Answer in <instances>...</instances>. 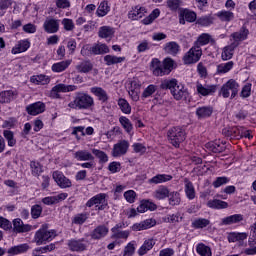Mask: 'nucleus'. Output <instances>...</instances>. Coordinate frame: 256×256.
<instances>
[{
    "instance_id": "obj_29",
    "label": "nucleus",
    "mask_w": 256,
    "mask_h": 256,
    "mask_svg": "<svg viewBox=\"0 0 256 256\" xmlns=\"http://www.w3.org/2000/svg\"><path fill=\"white\" fill-rule=\"evenodd\" d=\"M167 199L171 207H178V205H181V193H179V191H170Z\"/></svg>"
},
{
    "instance_id": "obj_49",
    "label": "nucleus",
    "mask_w": 256,
    "mask_h": 256,
    "mask_svg": "<svg viewBox=\"0 0 256 256\" xmlns=\"http://www.w3.org/2000/svg\"><path fill=\"white\" fill-rule=\"evenodd\" d=\"M159 15H161V11L158 8H156L149 14V16L142 20V23L144 25H151V23H153V21L157 19Z\"/></svg>"
},
{
    "instance_id": "obj_64",
    "label": "nucleus",
    "mask_w": 256,
    "mask_h": 256,
    "mask_svg": "<svg viewBox=\"0 0 256 256\" xmlns=\"http://www.w3.org/2000/svg\"><path fill=\"white\" fill-rule=\"evenodd\" d=\"M62 25L65 31H73L75 29V23H73V20L69 18H64L62 20Z\"/></svg>"
},
{
    "instance_id": "obj_30",
    "label": "nucleus",
    "mask_w": 256,
    "mask_h": 256,
    "mask_svg": "<svg viewBox=\"0 0 256 256\" xmlns=\"http://www.w3.org/2000/svg\"><path fill=\"white\" fill-rule=\"evenodd\" d=\"M173 179L172 175L169 174H158L151 179L148 180L150 184L159 185L161 183H167V181H171Z\"/></svg>"
},
{
    "instance_id": "obj_58",
    "label": "nucleus",
    "mask_w": 256,
    "mask_h": 256,
    "mask_svg": "<svg viewBox=\"0 0 256 256\" xmlns=\"http://www.w3.org/2000/svg\"><path fill=\"white\" fill-rule=\"evenodd\" d=\"M31 81L32 83H36L37 85H47L51 81V79H49L48 76L41 74L34 78H31Z\"/></svg>"
},
{
    "instance_id": "obj_4",
    "label": "nucleus",
    "mask_w": 256,
    "mask_h": 256,
    "mask_svg": "<svg viewBox=\"0 0 256 256\" xmlns=\"http://www.w3.org/2000/svg\"><path fill=\"white\" fill-rule=\"evenodd\" d=\"M168 141L173 147H179L186 139L185 130L181 127L170 128L167 132Z\"/></svg>"
},
{
    "instance_id": "obj_59",
    "label": "nucleus",
    "mask_w": 256,
    "mask_h": 256,
    "mask_svg": "<svg viewBox=\"0 0 256 256\" xmlns=\"http://www.w3.org/2000/svg\"><path fill=\"white\" fill-rule=\"evenodd\" d=\"M166 5L170 11H177L183 5V2L181 0H167Z\"/></svg>"
},
{
    "instance_id": "obj_17",
    "label": "nucleus",
    "mask_w": 256,
    "mask_h": 256,
    "mask_svg": "<svg viewBox=\"0 0 256 256\" xmlns=\"http://www.w3.org/2000/svg\"><path fill=\"white\" fill-rule=\"evenodd\" d=\"M43 27L46 33H57V31H59V20L55 18H47Z\"/></svg>"
},
{
    "instance_id": "obj_33",
    "label": "nucleus",
    "mask_w": 256,
    "mask_h": 256,
    "mask_svg": "<svg viewBox=\"0 0 256 256\" xmlns=\"http://www.w3.org/2000/svg\"><path fill=\"white\" fill-rule=\"evenodd\" d=\"M29 47H31V43L28 40H21L16 47L12 48V54L17 55L19 53H25Z\"/></svg>"
},
{
    "instance_id": "obj_51",
    "label": "nucleus",
    "mask_w": 256,
    "mask_h": 256,
    "mask_svg": "<svg viewBox=\"0 0 256 256\" xmlns=\"http://www.w3.org/2000/svg\"><path fill=\"white\" fill-rule=\"evenodd\" d=\"M119 123L122 125L123 129H125L126 133H131L133 131V124L129 118L121 116L119 118Z\"/></svg>"
},
{
    "instance_id": "obj_22",
    "label": "nucleus",
    "mask_w": 256,
    "mask_h": 256,
    "mask_svg": "<svg viewBox=\"0 0 256 256\" xmlns=\"http://www.w3.org/2000/svg\"><path fill=\"white\" fill-rule=\"evenodd\" d=\"M197 92L203 97H207V95H213L215 91H217L216 85H207L203 86L201 83H197L196 85Z\"/></svg>"
},
{
    "instance_id": "obj_27",
    "label": "nucleus",
    "mask_w": 256,
    "mask_h": 256,
    "mask_svg": "<svg viewBox=\"0 0 256 256\" xmlns=\"http://www.w3.org/2000/svg\"><path fill=\"white\" fill-rule=\"evenodd\" d=\"M77 161H95V156L88 150H78L74 153Z\"/></svg>"
},
{
    "instance_id": "obj_2",
    "label": "nucleus",
    "mask_w": 256,
    "mask_h": 256,
    "mask_svg": "<svg viewBox=\"0 0 256 256\" xmlns=\"http://www.w3.org/2000/svg\"><path fill=\"white\" fill-rule=\"evenodd\" d=\"M153 73L157 77H163V75H169L170 71H173V65L175 61L172 58L164 59L163 63L159 59L154 58L151 62Z\"/></svg>"
},
{
    "instance_id": "obj_21",
    "label": "nucleus",
    "mask_w": 256,
    "mask_h": 256,
    "mask_svg": "<svg viewBox=\"0 0 256 256\" xmlns=\"http://www.w3.org/2000/svg\"><path fill=\"white\" fill-rule=\"evenodd\" d=\"M171 190H169V187L165 185H160L154 192H153V197L157 201H164V199H167L169 197V193Z\"/></svg>"
},
{
    "instance_id": "obj_9",
    "label": "nucleus",
    "mask_w": 256,
    "mask_h": 256,
    "mask_svg": "<svg viewBox=\"0 0 256 256\" xmlns=\"http://www.w3.org/2000/svg\"><path fill=\"white\" fill-rule=\"evenodd\" d=\"M69 251L74 253H83V251H87V240L85 238L81 239H70L67 242Z\"/></svg>"
},
{
    "instance_id": "obj_26",
    "label": "nucleus",
    "mask_w": 256,
    "mask_h": 256,
    "mask_svg": "<svg viewBox=\"0 0 256 256\" xmlns=\"http://www.w3.org/2000/svg\"><path fill=\"white\" fill-rule=\"evenodd\" d=\"M209 43L215 44V39H212L211 35L203 33L198 37L197 41L194 43V47L201 49L203 45H209Z\"/></svg>"
},
{
    "instance_id": "obj_47",
    "label": "nucleus",
    "mask_w": 256,
    "mask_h": 256,
    "mask_svg": "<svg viewBox=\"0 0 256 256\" xmlns=\"http://www.w3.org/2000/svg\"><path fill=\"white\" fill-rule=\"evenodd\" d=\"M211 224V221L207 218H198L192 222L193 229H205L208 225Z\"/></svg>"
},
{
    "instance_id": "obj_44",
    "label": "nucleus",
    "mask_w": 256,
    "mask_h": 256,
    "mask_svg": "<svg viewBox=\"0 0 256 256\" xmlns=\"http://www.w3.org/2000/svg\"><path fill=\"white\" fill-rule=\"evenodd\" d=\"M235 63L233 61H229L227 63H222L217 66L216 73L218 75H223L225 73H229L232 69Z\"/></svg>"
},
{
    "instance_id": "obj_23",
    "label": "nucleus",
    "mask_w": 256,
    "mask_h": 256,
    "mask_svg": "<svg viewBox=\"0 0 256 256\" xmlns=\"http://www.w3.org/2000/svg\"><path fill=\"white\" fill-rule=\"evenodd\" d=\"M171 95H173L176 101H181V99H187V97H189V92L185 87L178 84L171 92Z\"/></svg>"
},
{
    "instance_id": "obj_48",
    "label": "nucleus",
    "mask_w": 256,
    "mask_h": 256,
    "mask_svg": "<svg viewBox=\"0 0 256 256\" xmlns=\"http://www.w3.org/2000/svg\"><path fill=\"white\" fill-rule=\"evenodd\" d=\"M104 61L106 62V65H117V63H123L125 61V57H117L113 55H106L104 57Z\"/></svg>"
},
{
    "instance_id": "obj_12",
    "label": "nucleus",
    "mask_w": 256,
    "mask_h": 256,
    "mask_svg": "<svg viewBox=\"0 0 256 256\" xmlns=\"http://www.w3.org/2000/svg\"><path fill=\"white\" fill-rule=\"evenodd\" d=\"M222 135L230 139H243V126H235L232 128H224Z\"/></svg>"
},
{
    "instance_id": "obj_31",
    "label": "nucleus",
    "mask_w": 256,
    "mask_h": 256,
    "mask_svg": "<svg viewBox=\"0 0 256 256\" xmlns=\"http://www.w3.org/2000/svg\"><path fill=\"white\" fill-rule=\"evenodd\" d=\"M29 244H20L17 246H12L7 250L9 255H21V253H27L28 249H30Z\"/></svg>"
},
{
    "instance_id": "obj_1",
    "label": "nucleus",
    "mask_w": 256,
    "mask_h": 256,
    "mask_svg": "<svg viewBox=\"0 0 256 256\" xmlns=\"http://www.w3.org/2000/svg\"><path fill=\"white\" fill-rule=\"evenodd\" d=\"M95 100L85 92H77L74 100L68 104L70 109L87 110L94 107Z\"/></svg>"
},
{
    "instance_id": "obj_10",
    "label": "nucleus",
    "mask_w": 256,
    "mask_h": 256,
    "mask_svg": "<svg viewBox=\"0 0 256 256\" xmlns=\"http://www.w3.org/2000/svg\"><path fill=\"white\" fill-rule=\"evenodd\" d=\"M127 151H129V141L121 140L114 144L112 149V156L123 157V155H127Z\"/></svg>"
},
{
    "instance_id": "obj_7",
    "label": "nucleus",
    "mask_w": 256,
    "mask_h": 256,
    "mask_svg": "<svg viewBox=\"0 0 256 256\" xmlns=\"http://www.w3.org/2000/svg\"><path fill=\"white\" fill-rule=\"evenodd\" d=\"M107 194L100 193L89 199L86 203V207H93L96 205V211H105L107 209Z\"/></svg>"
},
{
    "instance_id": "obj_50",
    "label": "nucleus",
    "mask_w": 256,
    "mask_h": 256,
    "mask_svg": "<svg viewBox=\"0 0 256 256\" xmlns=\"http://www.w3.org/2000/svg\"><path fill=\"white\" fill-rule=\"evenodd\" d=\"M217 17L219 18L220 21H233V19H235V14H233V12L231 11H220L217 13Z\"/></svg>"
},
{
    "instance_id": "obj_52",
    "label": "nucleus",
    "mask_w": 256,
    "mask_h": 256,
    "mask_svg": "<svg viewBox=\"0 0 256 256\" xmlns=\"http://www.w3.org/2000/svg\"><path fill=\"white\" fill-rule=\"evenodd\" d=\"M30 168L34 177H39L43 173V166L39 162L31 161Z\"/></svg>"
},
{
    "instance_id": "obj_13",
    "label": "nucleus",
    "mask_w": 256,
    "mask_h": 256,
    "mask_svg": "<svg viewBox=\"0 0 256 256\" xmlns=\"http://www.w3.org/2000/svg\"><path fill=\"white\" fill-rule=\"evenodd\" d=\"M71 91H77V86L75 85H65V84H57L51 90V95L59 99V93H69Z\"/></svg>"
},
{
    "instance_id": "obj_63",
    "label": "nucleus",
    "mask_w": 256,
    "mask_h": 256,
    "mask_svg": "<svg viewBox=\"0 0 256 256\" xmlns=\"http://www.w3.org/2000/svg\"><path fill=\"white\" fill-rule=\"evenodd\" d=\"M41 213H43V208L40 205H34L31 208L32 219H39L41 217Z\"/></svg>"
},
{
    "instance_id": "obj_54",
    "label": "nucleus",
    "mask_w": 256,
    "mask_h": 256,
    "mask_svg": "<svg viewBox=\"0 0 256 256\" xmlns=\"http://www.w3.org/2000/svg\"><path fill=\"white\" fill-rule=\"evenodd\" d=\"M109 3L107 1H103L98 6V9L96 11V14L98 17H105L109 13Z\"/></svg>"
},
{
    "instance_id": "obj_42",
    "label": "nucleus",
    "mask_w": 256,
    "mask_h": 256,
    "mask_svg": "<svg viewBox=\"0 0 256 256\" xmlns=\"http://www.w3.org/2000/svg\"><path fill=\"white\" fill-rule=\"evenodd\" d=\"M76 71H78V73H89V71H93V63L89 60L82 61L80 64L76 65Z\"/></svg>"
},
{
    "instance_id": "obj_61",
    "label": "nucleus",
    "mask_w": 256,
    "mask_h": 256,
    "mask_svg": "<svg viewBox=\"0 0 256 256\" xmlns=\"http://www.w3.org/2000/svg\"><path fill=\"white\" fill-rule=\"evenodd\" d=\"M229 178L222 176V177H217L216 180L213 182V187H215V189L223 186V185H227V183H229Z\"/></svg>"
},
{
    "instance_id": "obj_43",
    "label": "nucleus",
    "mask_w": 256,
    "mask_h": 256,
    "mask_svg": "<svg viewBox=\"0 0 256 256\" xmlns=\"http://www.w3.org/2000/svg\"><path fill=\"white\" fill-rule=\"evenodd\" d=\"M15 92L13 90H5L0 93V103H11L15 99Z\"/></svg>"
},
{
    "instance_id": "obj_32",
    "label": "nucleus",
    "mask_w": 256,
    "mask_h": 256,
    "mask_svg": "<svg viewBox=\"0 0 256 256\" xmlns=\"http://www.w3.org/2000/svg\"><path fill=\"white\" fill-rule=\"evenodd\" d=\"M180 49H181V46H179V44L175 41L168 42L164 46V51L168 55H172L173 57H175V55H177V53H179Z\"/></svg>"
},
{
    "instance_id": "obj_56",
    "label": "nucleus",
    "mask_w": 256,
    "mask_h": 256,
    "mask_svg": "<svg viewBox=\"0 0 256 256\" xmlns=\"http://www.w3.org/2000/svg\"><path fill=\"white\" fill-rule=\"evenodd\" d=\"M182 15L188 23H195V21H197V14L193 11L184 9L182 11Z\"/></svg>"
},
{
    "instance_id": "obj_14",
    "label": "nucleus",
    "mask_w": 256,
    "mask_h": 256,
    "mask_svg": "<svg viewBox=\"0 0 256 256\" xmlns=\"http://www.w3.org/2000/svg\"><path fill=\"white\" fill-rule=\"evenodd\" d=\"M109 235V228L105 225H98L91 233V239L99 241V239H103Z\"/></svg>"
},
{
    "instance_id": "obj_20",
    "label": "nucleus",
    "mask_w": 256,
    "mask_h": 256,
    "mask_svg": "<svg viewBox=\"0 0 256 256\" xmlns=\"http://www.w3.org/2000/svg\"><path fill=\"white\" fill-rule=\"evenodd\" d=\"M157 225V221L155 219H146L140 223H136L132 226V231H145L146 229H151V227H155Z\"/></svg>"
},
{
    "instance_id": "obj_19",
    "label": "nucleus",
    "mask_w": 256,
    "mask_h": 256,
    "mask_svg": "<svg viewBox=\"0 0 256 256\" xmlns=\"http://www.w3.org/2000/svg\"><path fill=\"white\" fill-rule=\"evenodd\" d=\"M26 111L28 115H40V113H44L45 111V103L43 102H35L26 107Z\"/></svg>"
},
{
    "instance_id": "obj_38",
    "label": "nucleus",
    "mask_w": 256,
    "mask_h": 256,
    "mask_svg": "<svg viewBox=\"0 0 256 256\" xmlns=\"http://www.w3.org/2000/svg\"><path fill=\"white\" fill-rule=\"evenodd\" d=\"M155 247V240L153 238H150L146 240L143 245L138 250V255L143 256L147 255L148 251H151Z\"/></svg>"
},
{
    "instance_id": "obj_60",
    "label": "nucleus",
    "mask_w": 256,
    "mask_h": 256,
    "mask_svg": "<svg viewBox=\"0 0 256 256\" xmlns=\"http://www.w3.org/2000/svg\"><path fill=\"white\" fill-rule=\"evenodd\" d=\"M197 24L202 27H209V25L213 24V18L211 16H202L197 19Z\"/></svg>"
},
{
    "instance_id": "obj_28",
    "label": "nucleus",
    "mask_w": 256,
    "mask_h": 256,
    "mask_svg": "<svg viewBox=\"0 0 256 256\" xmlns=\"http://www.w3.org/2000/svg\"><path fill=\"white\" fill-rule=\"evenodd\" d=\"M237 45H239V44L232 43L231 45H228L223 48L222 54H221L222 61H229V59H233V53H234Z\"/></svg>"
},
{
    "instance_id": "obj_18",
    "label": "nucleus",
    "mask_w": 256,
    "mask_h": 256,
    "mask_svg": "<svg viewBox=\"0 0 256 256\" xmlns=\"http://www.w3.org/2000/svg\"><path fill=\"white\" fill-rule=\"evenodd\" d=\"M145 8L140 6H134L132 9L128 12V19H131V21H139V19H142V17H145Z\"/></svg>"
},
{
    "instance_id": "obj_5",
    "label": "nucleus",
    "mask_w": 256,
    "mask_h": 256,
    "mask_svg": "<svg viewBox=\"0 0 256 256\" xmlns=\"http://www.w3.org/2000/svg\"><path fill=\"white\" fill-rule=\"evenodd\" d=\"M220 93L224 99H235L237 93H239V83L237 81L230 79L221 87Z\"/></svg>"
},
{
    "instance_id": "obj_6",
    "label": "nucleus",
    "mask_w": 256,
    "mask_h": 256,
    "mask_svg": "<svg viewBox=\"0 0 256 256\" xmlns=\"http://www.w3.org/2000/svg\"><path fill=\"white\" fill-rule=\"evenodd\" d=\"M105 53H109V46L107 44L86 45L81 49V55L83 57H89V55H105Z\"/></svg>"
},
{
    "instance_id": "obj_34",
    "label": "nucleus",
    "mask_w": 256,
    "mask_h": 256,
    "mask_svg": "<svg viewBox=\"0 0 256 256\" xmlns=\"http://www.w3.org/2000/svg\"><path fill=\"white\" fill-rule=\"evenodd\" d=\"M177 85H179V81H177V79L175 78L165 79L161 82L160 89H163V90L169 89L170 93H172L177 87Z\"/></svg>"
},
{
    "instance_id": "obj_11",
    "label": "nucleus",
    "mask_w": 256,
    "mask_h": 256,
    "mask_svg": "<svg viewBox=\"0 0 256 256\" xmlns=\"http://www.w3.org/2000/svg\"><path fill=\"white\" fill-rule=\"evenodd\" d=\"M52 177L54 181L57 183L58 187H60L61 189H69V187H72L73 185L71 183V180L65 177V175L62 174V172L55 171L53 172Z\"/></svg>"
},
{
    "instance_id": "obj_8",
    "label": "nucleus",
    "mask_w": 256,
    "mask_h": 256,
    "mask_svg": "<svg viewBox=\"0 0 256 256\" xmlns=\"http://www.w3.org/2000/svg\"><path fill=\"white\" fill-rule=\"evenodd\" d=\"M201 55H203V50H201V48H198L197 46H193L183 56L184 65H193V63H197L199 59H201Z\"/></svg>"
},
{
    "instance_id": "obj_16",
    "label": "nucleus",
    "mask_w": 256,
    "mask_h": 256,
    "mask_svg": "<svg viewBox=\"0 0 256 256\" xmlns=\"http://www.w3.org/2000/svg\"><path fill=\"white\" fill-rule=\"evenodd\" d=\"M226 143L227 142L221 140H216L214 142H208L206 148L209 149V151H212V153H223V151L227 149Z\"/></svg>"
},
{
    "instance_id": "obj_45",
    "label": "nucleus",
    "mask_w": 256,
    "mask_h": 256,
    "mask_svg": "<svg viewBox=\"0 0 256 256\" xmlns=\"http://www.w3.org/2000/svg\"><path fill=\"white\" fill-rule=\"evenodd\" d=\"M196 253L200 256H211L213 255V252L211 251V247L203 244V243H198L196 246Z\"/></svg>"
},
{
    "instance_id": "obj_3",
    "label": "nucleus",
    "mask_w": 256,
    "mask_h": 256,
    "mask_svg": "<svg viewBox=\"0 0 256 256\" xmlns=\"http://www.w3.org/2000/svg\"><path fill=\"white\" fill-rule=\"evenodd\" d=\"M55 237H57V232H55V230H49V226L44 224L35 233L34 241L36 245H46L51 242L52 239H55Z\"/></svg>"
},
{
    "instance_id": "obj_57",
    "label": "nucleus",
    "mask_w": 256,
    "mask_h": 256,
    "mask_svg": "<svg viewBox=\"0 0 256 256\" xmlns=\"http://www.w3.org/2000/svg\"><path fill=\"white\" fill-rule=\"evenodd\" d=\"M118 106L120 107L122 113H125V115H129L131 113V105H129V102H127L125 99L120 98L118 100Z\"/></svg>"
},
{
    "instance_id": "obj_53",
    "label": "nucleus",
    "mask_w": 256,
    "mask_h": 256,
    "mask_svg": "<svg viewBox=\"0 0 256 256\" xmlns=\"http://www.w3.org/2000/svg\"><path fill=\"white\" fill-rule=\"evenodd\" d=\"M3 136L8 141V147H15V145H17V140L15 139V135L13 134V131L4 130Z\"/></svg>"
},
{
    "instance_id": "obj_40",
    "label": "nucleus",
    "mask_w": 256,
    "mask_h": 256,
    "mask_svg": "<svg viewBox=\"0 0 256 256\" xmlns=\"http://www.w3.org/2000/svg\"><path fill=\"white\" fill-rule=\"evenodd\" d=\"M113 35H115V29L110 26H102L98 32V37L101 39H109V37H113Z\"/></svg>"
},
{
    "instance_id": "obj_36",
    "label": "nucleus",
    "mask_w": 256,
    "mask_h": 256,
    "mask_svg": "<svg viewBox=\"0 0 256 256\" xmlns=\"http://www.w3.org/2000/svg\"><path fill=\"white\" fill-rule=\"evenodd\" d=\"M243 221L242 214H234L227 216L221 220V225H235V223H241Z\"/></svg>"
},
{
    "instance_id": "obj_39",
    "label": "nucleus",
    "mask_w": 256,
    "mask_h": 256,
    "mask_svg": "<svg viewBox=\"0 0 256 256\" xmlns=\"http://www.w3.org/2000/svg\"><path fill=\"white\" fill-rule=\"evenodd\" d=\"M247 35H249V30L245 27H242L238 32H234L231 34L234 43H239V41H245L247 39Z\"/></svg>"
},
{
    "instance_id": "obj_24",
    "label": "nucleus",
    "mask_w": 256,
    "mask_h": 256,
    "mask_svg": "<svg viewBox=\"0 0 256 256\" xmlns=\"http://www.w3.org/2000/svg\"><path fill=\"white\" fill-rule=\"evenodd\" d=\"M184 185V191L187 199H189V201H193V199L196 197L195 186H193V182H191L188 178H185Z\"/></svg>"
},
{
    "instance_id": "obj_35",
    "label": "nucleus",
    "mask_w": 256,
    "mask_h": 256,
    "mask_svg": "<svg viewBox=\"0 0 256 256\" xmlns=\"http://www.w3.org/2000/svg\"><path fill=\"white\" fill-rule=\"evenodd\" d=\"M196 115L198 119H207L210 115H213V107L202 106L196 109Z\"/></svg>"
},
{
    "instance_id": "obj_15",
    "label": "nucleus",
    "mask_w": 256,
    "mask_h": 256,
    "mask_svg": "<svg viewBox=\"0 0 256 256\" xmlns=\"http://www.w3.org/2000/svg\"><path fill=\"white\" fill-rule=\"evenodd\" d=\"M33 229V226L29 224H24L21 218H16L13 220V231L14 233H29Z\"/></svg>"
},
{
    "instance_id": "obj_46",
    "label": "nucleus",
    "mask_w": 256,
    "mask_h": 256,
    "mask_svg": "<svg viewBox=\"0 0 256 256\" xmlns=\"http://www.w3.org/2000/svg\"><path fill=\"white\" fill-rule=\"evenodd\" d=\"M91 152L96 159H99V163L104 164L109 161V156L104 151L93 148Z\"/></svg>"
},
{
    "instance_id": "obj_25",
    "label": "nucleus",
    "mask_w": 256,
    "mask_h": 256,
    "mask_svg": "<svg viewBox=\"0 0 256 256\" xmlns=\"http://www.w3.org/2000/svg\"><path fill=\"white\" fill-rule=\"evenodd\" d=\"M90 92L93 93V95H95V97H97L98 100L102 103H107V101H109V95L107 94V91L101 87H92Z\"/></svg>"
},
{
    "instance_id": "obj_37",
    "label": "nucleus",
    "mask_w": 256,
    "mask_h": 256,
    "mask_svg": "<svg viewBox=\"0 0 256 256\" xmlns=\"http://www.w3.org/2000/svg\"><path fill=\"white\" fill-rule=\"evenodd\" d=\"M69 65H71V60H65L58 63H54L51 67L53 73H63L69 69Z\"/></svg>"
},
{
    "instance_id": "obj_62",
    "label": "nucleus",
    "mask_w": 256,
    "mask_h": 256,
    "mask_svg": "<svg viewBox=\"0 0 256 256\" xmlns=\"http://www.w3.org/2000/svg\"><path fill=\"white\" fill-rule=\"evenodd\" d=\"M155 91H157V86L150 84L142 93V98L147 99L148 97H151Z\"/></svg>"
},
{
    "instance_id": "obj_55",
    "label": "nucleus",
    "mask_w": 256,
    "mask_h": 256,
    "mask_svg": "<svg viewBox=\"0 0 256 256\" xmlns=\"http://www.w3.org/2000/svg\"><path fill=\"white\" fill-rule=\"evenodd\" d=\"M87 219H89V214L87 213H80L74 216V218L72 219V223L74 225H83V223H85V221H87Z\"/></svg>"
},
{
    "instance_id": "obj_41",
    "label": "nucleus",
    "mask_w": 256,
    "mask_h": 256,
    "mask_svg": "<svg viewBox=\"0 0 256 256\" xmlns=\"http://www.w3.org/2000/svg\"><path fill=\"white\" fill-rule=\"evenodd\" d=\"M207 205L210 209H227L229 207V203L219 199L209 200Z\"/></svg>"
}]
</instances>
